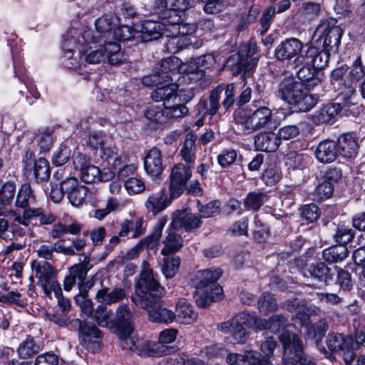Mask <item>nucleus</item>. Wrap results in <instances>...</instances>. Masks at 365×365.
I'll return each mask as SVG.
<instances>
[{
    "instance_id": "obj_27",
    "label": "nucleus",
    "mask_w": 365,
    "mask_h": 365,
    "mask_svg": "<svg viewBox=\"0 0 365 365\" xmlns=\"http://www.w3.org/2000/svg\"><path fill=\"white\" fill-rule=\"evenodd\" d=\"M144 168L146 173L152 177H158L164 170L161 151L154 147L144 158Z\"/></svg>"
},
{
    "instance_id": "obj_24",
    "label": "nucleus",
    "mask_w": 365,
    "mask_h": 365,
    "mask_svg": "<svg viewBox=\"0 0 365 365\" xmlns=\"http://www.w3.org/2000/svg\"><path fill=\"white\" fill-rule=\"evenodd\" d=\"M161 299L150 307L142 308L148 312V319L154 323L170 324L175 321L174 312L160 304Z\"/></svg>"
},
{
    "instance_id": "obj_12",
    "label": "nucleus",
    "mask_w": 365,
    "mask_h": 365,
    "mask_svg": "<svg viewBox=\"0 0 365 365\" xmlns=\"http://www.w3.org/2000/svg\"><path fill=\"white\" fill-rule=\"evenodd\" d=\"M192 176V166L183 163L176 164L170 173L169 186L170 198L180 196L187 189V184Z\"/></svg>"
},
{
    "instance_id": "obj_36",
    "label": "nucleus",
    "mask_w": 365,
    "mask_h": 365,
    "mask_svg": "<svg viewBox=\"0 0 365 365\" xmlns=\"http://www.w3.org/2000/svg\"><path fill=\"white\" fill-rule=\"evenodd\" d=\"M158 87L151 93V98L156 102H163L164 106L170 104L178 97L177 88L175 84H170Z\"/></svg>"
},
{
    "instance_id": "obj_30",
    "label": "nucleus",
    "mask_w": 365,
    "mask_h": 365,
    "mask_svg": "<svg viewBox=\"0 0 365 365\" xmlns=\"http://www.w3.org/2000/svg\"><path fill=\"white\" fill-rule=\"evenodd\" d=\"M175 322L190 324L197 318V314L194 311L191 304L185 299H180L176 303L174 312Z\"/></svg>"
},
{
    "instance_id": "obj_28",
    "label": "nucleus",
    "mask_w": 365,
    "mask_h": 365,
    "mask_svg": "<svg viewBox=\"0 0 365 365\" xmlns=\"http://www.w3.org/2000/svg\"><path fill=\"white\" fill-rule=\"evenodd\" d=\"M345 78H347L346 70L343 67L336 68L331 73V83L334 88L342 90L341 93L348 99L355 93L356 86L352 81L346 83Z\"/></svg>"
},
{
    "instance_id": "obj_11",
    "label": "nucleus",
    "mask_w": 365,
    "mask_h": 365,
    "mask_svg": "<svg viewBox=\"0 0 365 365\" xmlns=\"http://www.w3.org/2000/svg\"><path fill=\"white\" fill-rule=\"evenodd\" d=\"M178 331L175 329H167L160 332L159 341L157 343L147 341L143 347L147 351H140L139 355L145 356H159L162 355L170 354L175 351L173 346H169L166 344L173 342L177 336Z\"/></svg>"
},
{
    "instance_id": "obj_57",
    "label": "nucleus",
    "mask_w": 365,
    "mask_h": 365,
    "mask_svg": "<svg viewBox=\"0 0 365 365\" xmlns=\"http://www.w3.org/2000/svg\"><path fill=\"white\" fill-rule=\"evenodd\" d=\"M22 215L16 214L13 211L14 216V221L24 226H29L31 223V219L34 217H38L41 215V208H24Z\"/></svg>"
},
{
    "instance_id": "obj_31",
    "label": "nucleus",
    "mask_w": 365,
    "mask_h": 365,
    "mask_svg": "<svg viewBox=\"0 0 365 365\" xmlns=\"http://www.w3.org/2000/svg\"><path fill=\"white\" fill-rule=\"evenodd\" d=\"M277 134L273 132L259 133L255 137V145L257 150L264 152H274L279 146Z\"/></svg>"
},
{
    "instance_id": "obj_3",
    "label": "nucleus",
    "mask_w": 365,
    "mask_h": 365,
    "mask_svg": "<svg viewBox=\"0 0 365 365\" xmlns=\"http://www.w3.org/2000/svg\"><path fill=\"white\" fill-rule=\"evenodd\" d=\"M78 43L84 45L81 53V59L89 64H98L106 59L110 64L116 65L123 61V54L120 46L117 43L108 41L106 43L86 42L82 38Z\"/></svg>"
},
{
    "instance_id": "obj_61",
    "label": "nucleus",
    "mask_w": 365,
    "mask_h": 365,
    "mask_svg": "<svg viewBox=\"0 0 365 365\" xmlns=\"http://www.w3.org/2000/svg\"><path fill=\"white\" fill-rule=\"evenodd\" d=\"M334 191L333 184L327 180L319 183L315 188L314 195L316 200H322L327 199L332 195Z\"/></svg>"
},
{
    "instance_id": "obj_32",
    "label": "nucleus",
    "mask_w": 365,
    "mask_h": 365,
    "mask_svg": "<svg viewBox=\"0 0 365 365\" xmlns=\"http://www.w3.org/2000/svg\"><path fill=\"white\" fill-rule=\"evenodd\" d=\"M336 267L334 269L329 267L324 262L310 264L306 269L304 275H309L314 279L319 282L328 283L333 279Z\"/></svg>"
},
{
    "instance_id": "obj_51",
    "label": "nucleus",
    "mask_w": 365,
    "mask_h": 365,
    "mask_svg": "<svg viewBox=\"0 0 365 365\" xmlns=\"http://www.w3.org/2000/svg\"><path fill=\"white\" fill-rule=\"evenodd\" d=\"M34 175L38 182L47 181L51 175L48 161L44 158L36 160L34 165Z\"/></svg>"
},
{
    "instance_id": "obj_64",
    "label": "nucleus",
    "mask_w": 365,
    "mask_h": 365,
    "mask_svg": "<svg viewBox=\"0 0 365 365\" xmlns=\"http://www.w3.org/2000/svg\"><path fill=\"white\" fill-rule=\"evenodd\" d=\"M71 150L68 147L61 145L53 155V163L56 166L64 165L70 158Z\"/></svg>"
},
{
    "instance_id": "obj_56",
    "label": "nucleus",
    "mask_w": 365,
    "mask_h": 365,
    "mask_svg": "<svg viewBox=\"0 0 365 365\" xmlns=\"http://www.w3.org/2000/svg\"><path fill=\"white\" fill-rule=\"evenodd\" d=\"M145 116L148 120L153 123L163 124L167 122L165 108L151 106L145 110Z\"/></svg>"
},
{
    "instance_id": "obj_52",
    "label": "nucleus",
    "mask_w": 365,
    "mask_h": 365,
    "mask_svg": "<svg viewBox=\"0 0 365 365\" xmlns=\"http://www.w3.org/2000/svg\"><path fill=\"white\" fill-rule=\"evenodd\" d=\"M346 343L352 349H358L361 346L365 347V327L359 324L355 327L354 338L352 335H346Z\"/></svg>"
},
{
    "instance_id": "obj_18",
    "label": "nucleus",
    "mask_w": 365,
    "mask_h": 365,
    "mask_svg": "<svg viewBox=\"0 0 365 365\" xmlns=\"http://www.w3.org/2000/svg\"><path fill=\"white\" fill-rule=\"evenodd\" d=\"M112 325L116 328L117 332L129 333L135 331L133 313L128 304H123L117 307L112 319Z\"/></svg>"
},
{
    "instance_id": "obj_14",
    "label": "nucleus",
    "mask_w": 365,
    "mask_h": 365,
    "mask_svg": "<svg viewBox=\"0 0 365 365\" xmlns=\"http://www.w3.org/2000/svg\"><path fill=\"white\" fill-rule=\"evenodd\" d=\"M244 316L242 312L239 313L229 321L220 324V330L230 334L234 343L242 344L248 339V327Z\"/></svg>"
},
{
    "instance_id": "obj_20",
    "label": "nucleus",
    "mask_w": 365,
    "mask_h": 365,
    "mask_svg": "<svg viewBox=\"0 0 365 365\" xmlns=\"http://www.w3.org/2000/svg\"><path fill=\"white\" fill-rule=\"evenodd\" d=\"M73 164L76 169L80 170L81 180L86 183L94 182L102 178L100 169L90 164L86 156L81 153H78L74 156Z\"/></svg>"
},
{
    "instance_id": "obj_10",
    "label": "nucleus",
    "mask_w": 365,
    "mask_h": 365,
    "mask_svg": "<svg viewBox=\"0 0 365 365\" xmlns=\"http://www.w3.org/2000/svg\"><path fill=\"white\" fill-rule=\"evenodd\" d=\"M70 324L78 331L79 342L82 346L92 352L99 350L102 332L96 326L89 325L78 319L71 320Z\"/></svg>"
},
{
    "instance_id": "obj_44",
    "label": "nucleus",
    "mask_w": 365,
    "mask_h": 365,
    "mask_svg": "<svg viewBox=\"0 0 365 365\" xmlns=\"http://www.w3.org/2000/svg\"><path fill=\"white\" fill-rule=\"evenodd\" d=\"M348 256V250L345 245H336L323 251V259L329 263L341 262Z\"/></svg>"
},
{
    "instance_id": "obj_23",
    "label": "nucleus",
    "mask_w": 365,
    "mask_h": 365,
    "mask_svg": "<svg viewBox=\"0 0 365 365\" xmlns=\"http://www.w3.org/2000/svg\"><path fill=\"white\" fill-rule=\"evenodd\" d=\"M305 87L303 83L295 81L294 78H284L278 86L277 96L291 104Z\"/></svg>"
},
{
    "instance_id": "obj_21",
    "label": "nucleus",
    "mask_w": 365,
    "mask_h": 365,
    "mask_svg": "<svg viewBox=\"0 0 365 365\" xmlns=\"http://www.w3.org/2000/svg\"><path fill=\"white\" fill-rule=\"evenodd\" d=\"M62 189L66 191L69 202L75 207L83 202L88 193V188L80 185L75 178H68L63 180Z\"/></svg>"
},
{
    "instance_id": "obj_19",
    "label": "nucleus",
    "mask_w": 365,
    "mask_h": 365,
    "mask_svg": "<svg viewBox=\"0 0 365 365\" xmlns=\"http://www.w3.org/2000/svg\"><path fill=\"white\" fill-rule=\"evenodd\" d=\"M202 225L201 217L188 210L177 211L173 217L171 226L174 230L184 229L186 232H193Z\"/></svg>"
},
{
    "instance_id": "obj_47",
    "label": "nucleus",
    "mask_w": 365,
    "mask_h": 365,
    "mask_svg": "<svg viewBox=\"0 0 365 365\" xmlns=\"http://www.w3.org/2000/svg\"><path fill=\"white\" fill-rule=\"evenodd\" d=\"M328 329L327 321L322 319L308 327L306 334L308 339H315L318 345L325 336Z\"/></svg>"
},
{
    "instance_id": "obj_45",
    "label": "nucleus",
    "mask_w": 365,
    "mask_h": 365,
    "mask_svg": "<svg viewBox=\"0 0 365 365\" xmlns=\"http://www.w3.org/2000/svg\"><path fill=\"white\" fill-rule=\"evenodd\" d=\"M268 199L266 192H250L244 199V205L249 210L257 211Z\"/></svg>"
},
{
    "instance_id": "obj_50",
    "label": "nucleus",
    "mask_w": 365,
    "mask_h": 365,
    "mask_svg": "<svg viewBox=\"0 0 365 365\" xmlns=\"http://www.w3.org/2000/svg\"><path fill=\"white\" fill-rule=\"evenodd\" d=\"M111 315L112 310L106 306L101 304L94 309L92 317L98 326L107 327L110 324H112Z\"/></svg>"
},
{
    "instance_id": "obj_17",
    "label": "nucleus",
    "mask_w": 365,
    "mask_h": 365,
    "mask_svg": "<svg viewBox=\"0 0 365 365\" xmlns=\"http://www.w3.org/2000/svg\"><path fill=\"white\" fill-rule=\"evenodd\" d=\"M93 267L91 263V259L88 256H85L83 262L75 264L70 267L68 274L65 277L63 281V289L65 291H71L73 286L83 280H85L88 272Z\"/></svg>"
},
{
    "instance_id": "obj_39",
    "label": "nucleus",
    "mask_w": 365,
    "mask_h": 365,
    "mask_svg": "<svg viewBox=\"0 0 365 365\" xmlns=\"http://www.w3.org/2000/svg\"><path fill=\"white\" fill-rule=\"evenodd\" d=\"M258 351L246 350L242 354L229 353L226 356V362L229 365H250L251 361H255Z\"/></svg>"
},
{
    "instance_id": "obj_42",
    "label": "nucleus",
    "mask_w": 365,
    "mask_h": 365,
    "mask_svg": "<svg viewBox=\"0 0 365 365\" xmlns=\"http://www.w3.org/2000/svg\"><path fill=\"white\" fill-rule=\"evenodd\" d=\"M341 106L339 103L326 105L314 115V121L317 123H328L339 114Z\"/></svg>"
},
{
    "instance_id": "obj_38",
    "label": "nucleus",
    "mask_w": 365,
    "mask_h": 365,
    "mask_svg": "<svg viewBox=\"0 0 365 365\" xmlns=\"http://www.w3.org/2000/svg\"><path fill=\"white\" fill-rule=\"evenodd\" d=\"M36 201V197L29 183L21 185L16 192L15 206L19 208H26Z\"/></svg>"
},
{
    "instance_id": "obj_7",
    "label": "nucleus",
    "mask_w": 365,
    "mask_h": 365,
    "mask_svg": "<svg viewBox=\"0 0 365 365\" xmlns=\"http://www.w3.org/2000/svg\"><path fill=\"white\" fill-rule=\"evenodd\" d=\"M257 52V46L255 43H250L238 53L231 56L227 61V66H235L233 68V74L237 76L242 73L245 84L246 78L250 76V73L253 71L258 61L257 58L249 60V56H252Z\"/></svg>"
},
{
    "instance_id": "obj_37",
    "label": "nucleus",
    "mask_w": 365,
    "mask_h": 365,
    "mask_svg": "<svg viewBox=\"0 0 365 365\" xmlns=\"http://www.w3.org/2000/svg\"><path fill=\"white\" fill-rule=\"evenodd\" d=\"M197 137L192 133H188L185 135V141L180 150V154L182 159L187 165L192 166L195 160V141Z\"/></svg>"
},
{
    "instance_id": "obj_53",
    "label": "nucleus",
    "mask_w": 365,
    "mask_h": 365,
    "mask_svg": "<svg viewBox=\"0 0 365 365\" xmlns=\"http://www.w3.org/2000/svg\"><path fill=\"white\" fill-rule=\"evenodd\" d=\"M327 345L330 351H340L349 348L346 343V336L338 333L329 334L327 339Z\"/></svg>"
},
{
    "instance_id": "obj_40",
    "label": "nucleus",
    "mask_w": 365,
    "mask_h": 365,
    "mask_svg": "<svg viewBox=\"0 0 365 365\" xmlns=\"http://www.w3.org/2000/svg\"><path fill=\"white\" fill-rule=\"evenodd\" d=\"M41 350V345L37 344L34 337L27 336L18 347V354L22 359L32 358Z\"/></svg>"
},
{
    "instance_id": "obj_49",
    "label": "nucleus",
    "mask_w": 365,
    "mask_h": 365,
    "mask_svg": "<svg viewBox=\"0 0 365 365\" xmlns=\"http://www.w3.org/2000/svg\"><path fill=\"white\" fill-rule=\"evenodd\" d=\"M257 304L259 311L264 314L275 312L278 307V304L274 295L268 292H264L261 294Z\"/></svg>"
},
{
    "instance_id": "obj_6",
    "label": "nucleus",
    "mask_w": 365,
    "mask_h": 365,
    "mask_svg": "<svg viewBox=\"0 0 365 365\" xmlns=\"http://www.w3.org/2000/svg\"><path fill=\"white\" fill-rule=\"evenodd\" d=\"M342 36L341 29L335 23L325 21L320 24L316 29L313 35V39L322 44L323 49L327 51L328 55L331 52L336 53L340 45Z\"/></svg>"
},
{
    "instance_id": "obj_29",
    "label": "nucleus",
    "mask_w": 365,
    "mask_h": 365,
    "mask_svg": "<svg viewBox=\"0 0 365 365\" xmlns=\"http://www.w3.org/2000/svg\"><path fill=\"white\" fill-rule=\"evenodd\" d=\"M171 200L168 198L166 190L163 189L151 193L145 200V206L149 212L157 215L165 210L170 204Z\"/></svg>"
},
{
    "instance_id": "obj_2",
    "label": "nucleus",
    "mask_w": 365,
    "mask_h": 365,
    "mask_svg": "<svg viewBox=\"0 0 365 365\" xmlns=\"http://www.w3.org/2000/svg\"><path fill=\"white\" fill-rule=\"evenodd\" d=\"M141 267L131 301L138 308H148L162 298L165 290L155 279L148 262L143 261Z\"/></svg>"
},
{
    "instance_id": "obj_35",
    "label": "nucleus",
    "mask_w": 365,
    "mask_h": 365,
    "mask_svg": "<svg viewBox=\"0 0 365 365\" xmlns=\"http://www.w3.org/2000/svg\"><path fill=\"white\" fill-rule=\"evenodd\" d=\"M336 145L338 153L344 158H354L358 153V143L350 134L341 135Z\"/></svg>"
},
{
    "instance_id": "obj_33",
    "label": "nucleus",
    "mask_w": 365,
    "mask_h": 365,
    "mask_svg": "<svg viewBox=\"0 0 365 365\" xmlns=\"http://www.w3.org/2000/svg\"><path fill=\"white\" fill-rule=\"evenodd\" d=\"M338 150L336 143L326 140L321 142L316 148L315 156L322 163H330L337 157Z\"/></svg>"
},
{
    "instance_id": "obj_60",
    "label": "nucleus",
    "mask_w": 365,
    "mask_h": 365,
    "mask_svg": "<svg viewBox=\"0 0 365 365\" xmlns=\"http://www.w3.org/2000/svg\"><path fill=\"white\" fill-rule=\"evenodd\" d=\"M320 216L319 207L314 203L305 205L301 211V217L307 223H312L317 221Z\"/></svg>"
},
{
    "instance_id": "obj_13",
    "label": "nucleus",
    "mask_w": 365,
    "mask_h": 365,
    "mask_svg": "<svg viewBox=\"0 0 365 365\" xmlns=\"http://www.w3.org/2000/svg\"><path fill=\"white\" fill-rule=\"evenodd\" d=\"M57 270L48 262L38 263L36 277L46 296L51 298V292H60V284L56 280Z\"/></svg>"
},
{
    "instance_id": "obj_16",
    "label": "nucleus",
    "mask_w": 365,
    "mask_h": 365,
    "mask_svg": "<svg viewBox=\"0 0 365 365\" xmlns=\"http://www.w3.org/2000/svg\"><path fill=\"white\" fill-rule=\"evenodd\" d=\"M272 119V111L267 106H260L247 115L241 124L249 132H254L266 127Z\"/></svg>"
},
{
    "instance_id": "obj_62",
    "label": "nucleus",
    "mask_w": 365,
    "mask_h": 365,
    "mask_svg": "<svg viewBox=\"0 0 365 365\" xmlns=\"http://www.w3.org/2000/svg\"><path fill=\"white\" fill-rule=\"evenodd\" d=\"M167 120L173 118H182L188 113V108L184 104L171 105L165 106Z\"/></svg>"
},
{
    "instance_id": "obj_4",
    "label": "nucleus",
    "mask_w": 365,
    "mask_h": 365,
    "mask_svg": "<svg viewBox=\"0 0 365 365\" xmlns=\"http://www.w3.org/2000/svg\"><path fill=\"white\" fill-rule=\"evenodd\" d=\"M222 274L220 268L207 269L197 272L195 302L198 307H205L213 301L221 299L222 289L217 282Z\"/></svg>"
},
{
    "instance_id": "obj_34",
    "label": "nucleus",
    "mask_w": 365,
    "mask_h": 365,
    "mask_svg": "<svg viewBox=\"0 0 365 365\" xmlns=\"http://www.w3.org/2000/svg\"><path fill=\"white\" fill-rule=\"evenodd\" d=\"M127 296L125 289L115 287L110 290L108 287L99 289L96 294V299L105 304H111L123 300Z\"/></svg>"
},
{
    "instance_id": "obj_22",
    "label": "nucleus",
    "mask_w": 365,
    "mask_h": 365,
    "mask_svg": "<svg viewBox=\"0 0 365 365\" xmlns=\"http://www.w3.org/2000/svg\"><path fill=\"white\" fill-rule=\"evenodd\" d=\"M304 44L298 38H289L282 41L275 48L274 55L278 60H290L301 56Z\"/></svg>"
},
{
    "instance_id": "obj_48",
    "label": "nucleus",
    "mask_w": 365,
    "mask_h": 365,
    "mask_svg": "<svg viewBox=\"0 0 365 365\" xmlns=\"http://www.w3.org/2000/svg\"><path fill=\"white\" fill-rule=\"evenodd\" d=\"M180 265V258L178 256L165 257L161 265V271L167 279L175 276Z\"/></svg>"
},
{
    "instance_id": "obj_25",
    "label": "nucleus",
    "mask_w": 365,
    "mask_h": 365,
    "mask_svg": "<svg viewBox=\"0 0 365 365\" xmlns=\"http://www.w3.org/2000/svg\"><path fill=\"white\" fill-rule=\"evenodd\" d=\"M168 28L164 27V24L160 21L145 20L141 25V38L145 42L154 41L166 36L169 37L167 34Z\"/></svg>"
},
{
    "instance_id": "obj_59",
    "label": "nucleus",
    "mask_w": 365,
    "mask_h": 365,
    "mask_svg": "<svg viewBox=\"0 0 365 365\" xmlns=\"http://www.w3.org/2000/svg\"><path fill=\"white\" fill-rule=\"evenodd\" d=\"M288 324L287 318L282 314H275L269 318V329L272 332L279 333L282 330L283 331V332L279 335V339H281V336L284 333H290L289 331L284 330ZM291 334H294V333L292 332H291ZM295 335L297 334H295ZM280 341H282V340Z\"/></svg>"
},
{
    "instance_id": "obj_46",
    "label": "nucleus",
    "mask_w": 365,
    "mask_h": 365,
    "mask_svg": "<svg viewBox=\"0 0 365 365\" xmlns=\"http://www.w3.org/2000/svg\"><path fill=\"white\" fill-rule=\"evenodd\" d=\"M165 247L161 250V253L167 256L171 252L178 251L183 245L182 238L175 230H170L163 241Z\"/></svg>"
},
{
    "instance_id": "obj_5",
    "label": "nucleus",
    "mask_w": 365,
    "mask_h": 365,
    "mask_svg": "<svg viewBox=\"0 0 365 365\" xmlns=\"http://www.w3.org/2000/svg\"><path fill=\"white\" fill-rule=\"evenodd\" d=\"M281 340L284 365H317L313 357L304 353L303 341L298 335L287 332Z\"/></svg>"
},
{
    "instance_id": "obj_58",
    "label": "nucleus",
    "mask_w": 365,
    "mask_h": 365,
    "mask_svg": "<svg viewBox=\"0 0 365 365\" xmlns=\"http://www.w3.org/2000/svg\"><path fill=\"white\" fill-rule=\"evenodd\" d=\"M22 215L16 214L13 211L14 216V221L24 226H29L31 223V219L34 217H38L41 215V208H24Z\"/></svg>"
},
{
    "instance_id": "obj_8",
    "label": "nucleus",
    "mask_w": 365,
    "mask_h": 365,
    "mask_svg": "<svg viewBox=\"0 0 365 365\" xmlns=\"http://www.w3.org/2000/svg\"><path fill=\"white\" fill-rule=\"evenodd\" d=\"M119 24L118 18L112 14L103 15L96 20V29L94 32L92 30H85L81 38L86 42L106 43L110 35V31H114L115 26Z\"/></svg>"
},
{
    "instance_id": "obj_43",
    "label": "nucleus",
    "mask_w": 365,
    "mask_h": 365,
    "mask_svg": "<svg viewBox=\"0 0 365 365\" xmlns=\"http://www.w3.org/2000/svg\"><path fill=\"white\" fill-rule=\"evenodd\" d=\"M309 89L305 87L302 93L298 95L297 99L290 104L294 106L300 112H307L311 110L317 104V98L307 91Z\"/></svg>"
},
{
    "instance_id": "obj_9",
    "label": "nucleus",
    "mask_w": 365,
    "mask_h": 365,
    "mask_svg": "<svg viewBox=\"0 0 365 365\" xmlns=\"http://www.w3.org/2000/svg\"><path fill=\"white\" fill-rule=\"evenodd\" d=\"M168 221L167 217L160 218L153 228L152 233L146 237L140 240V242L132 249H130L125 255L118 257L115 261L118 264L124 265L128 261L136 258L140 251L143 247L153 249L155 247L162 236L163 230Z\"/></svg>"
},
{
    "instance_id": "obj_41",
    "label": "nucleus",
    "mask_w": 365,
    "mask_h": 365,
    "mask_svg": "<svg viewBox=\"0 0 365 365\" xmlns=\"http://www.w3.org/2000/svg\"><path fill=\"white\" fill-rule=\"evenodd\" d=\"M135 331H130L129 333H123L121 331L117 332L120 339V346L122 349L128 351H138L139 354L140 351H147V349L143 347L145 344L142 343L141 348L139 349L138 339L135 336Z\"/></svg>"
},
{
    "instance_id": "obj_54",
    "label": "nucleus",
    "mask_w": 365,
    "mask_h": 365,
    "mask_svg": "<svg viewBox=\"0 0 365 365\" xmlns=\"http://www.w3.org/2000/svg\"><path fill=\"white\" fill-rule=\"evenodd\" d=\"M16 195V186L14 182H6L0 189V203L1 205H11Z\"/></svg>"
},
{
    "instance_id": "obj_63",
    "label": "nucleus",
    "mask_w": 365,
    "mask_h": 365,
    "mask_svg": "<svg viewBox=\"0 0 365 365\" xmlns=\"http://www.w3.org/2000/svg\"><path fill=\"white\" fill-rule=\"evenodd\" d=\"M221 98V90L219 88H215L210 91L209 101L208 103V109H209V115L211 117L214 116L220 108V101Z\"/></svg>"
},
{
    "instance_id": "obj_15",
    "label": "nucleus",
    "mask_w": 365,
    "mask_h": 365,
    "mask_svg": "<svg viewBox=\"0 0 365 365\" xmlns=\"http://www.w3.org/2000/svg\"><path fill=\"white\" fill-rule=\"evenodd\" d=\"M237 86L234 83H228L225 88L224 98L221 103L224 113L228 111L234 105L241 107L248 103L252 97V89L246 87L238 98L236 97Z\"/></svg>"
},
{
    "instance_id": "obj_26",
    "label": "nucleus",
    "mask_w": 365,
    "mask_h": 365,
    "mask_svg": "<svg viewBox=\"0 0 365 365\" xmlns=\"http://www.w3.org/2000/svg\"><path fill=\"white\" fill-rule=\"evenodd\" d=\"M180 64V58L175 56H170L155 63L153 68V73L160 80L162 78L163 82L170 83L172 78L169 76V73L178 71Z\"/></svg>"
},
{
    "instance_id": "obj_55",
    "label": "nucleus",
    "mask_w": 365,
    "mask_h": 365,
    "mask_svg": "<svg viewBox=\"0 0 365 365\" xmlns=\"http://www.w3.org/2000/svg\"><path fill=\"white\" fill-rule=\"evenodd\" d=\"M242 314H245L247 327L257 330L269 329V319H260L255 312H243Z\"/></svg>"
},
{
    "instance_id": "obj_1",
    "label": "nucleus",
    "mask_w": 365,
    "mask_h": 365,
    "mask_svg": "<svg viewBox=\"0 0 365 365\" xmlns=\"http://www.w3.org/2000/svg\"><path fill=\"white\" fill-rule=\"evenodd\" d=\"M329 55L327 51H319L316 46H309L304 55L296 58L294 61L295 72L298 78L309 89L320 83L317 76V70L327 66Z\"/></svg>"
}]
</instances>
